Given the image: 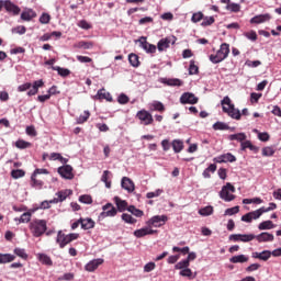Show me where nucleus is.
Returning a JSON list of instances; mask_svg holds the SVG:
<instances>
[{"label":"nucleus","instance_id":"nucleus-1","mask_svg":"<svg viewBox=\"0 0 281 281\" xmlns=\"http://www.w3.org/2000/svg\"><path fill=\"white\" fill-rule=\"evenodd\" d=\"M221 104L223 106V112L227 113L229 117L237 121L241 119L240 111L235 108V104L232 103L229 97H224V99L221 101Z\"/></svg>","mask_w":281,"mask_h":281},{"label":"nucleus","instance_id":"nucleus-2","mask_svg":"<svg viewBox=\"0 0 281 281\" xmlns=\"http://www.w3.org/2000/svg\"><path fill=\"white\" fill-rule=\"evenodd\" d=\"M231 54V45L228 43L221 44L220 49L215 55L210 56V61L214 65H218L226 60Z\"/></svg>","mask_w":281,"mask_h":281},{"label":"nucleus","instance_id":"nucleus-3","mask_svg":"<svg viewBox=\"0 0 281 281\" xmlns=\"http://www.w3.org/2000/svg\"><path fill=\"white\" fill-rule=\"evenodd\" d=\"M30 232L34 237H41L47 231V222L44 220H33L30 223Z\"/></svg>","mask_w":281,"mask_h":281},{"label":"nucleus","instance_id":"nucleus-4","mask_svg":"<svg viewBox=\"0 0 281 281\" xmlns=\"http://www.w3.org/2000/svg\"><path fill=\"white\" fill-rule=\"evenodd\" d=\"M232 192V193H231ZM234 192H236V188L231 183L227 182L220 192V198L223 199L225 202H231L235 200Z\"/></svg>","mask_w":281,"mask_h":281},{"label":"nucleus","instance_id":"nucleus-5","mask_svg":"<svg viewBox=\"0 0 281 281\" xmlns=\"http://www.w3.org/2000/svg\"><path fill=\"white\" fill-rule=\"evenodd\" d=\"M176 42H177V37L173 35H170V36L160 38V41H158L156 48H158V53H164L170 48V45H175Z\"/></svg>","mask_w":281,"mask_h":281},{"label":"nucleus","instance_id":"nucleus-6","mask_svg":"<svg viewBox=\"0 0 281 281\" xmlns=\"http://www.w3.org/2000/svg\"><path fill=\"white\" fill-rule=\"evenodd\" d=\"M136 117L140 121V124H143L144 126H148L154 123L153 115L146 110L138 111L136 113Z\"/></svg>","mask_w":281,"mask_h":281},{"label":"nucleus","instance_id":"nucleus-7","mask_svg":"<svg viewBox=\"0 0 281 281\" xmlns=\"http://www.w3.org/2000/svg\"><path fill=\"white\" fill-rule=\"evenodd\" d=\"M167 221L168 217L166 215H156L149 218L145 224L153 229V227H161Z\"/></svg>","mask_w":281,"mask_h":281},{"label":"nucleus","instance_id":"nucleus-8","mask_svg":"<svg viewBox=\"0 0 281 281\" xmlns=\"http://www.w3.org/2000/svg\"><path fill=\"white\" fill-rule=\"evenodd\" d=\"M256 239L254 234H235L229 236V240L234 243H250Z\"/></svg>","mask_w":281,"mask_h":281},{"label":"nucleus","instance_id":"nucleus-9","mask_svg":"<svg viewBox=\"0 0 281 281\" xmlns=\"http://www.w3.org/2000/svg\"><path fill=\"white\" fill-rule=\"evenodd\" d=\"M102 263H104V259L94 258V259H92V260H90L89 262L86 263L85 270L87 272H94L95 270H98V268L100 266H102Z\"/></svg>","mask_w":281,"mask_h":281},{"label":"nucleus","instance_id":"nucleus-10","mask_svg":"<svg viewBox=\"0 0 281 281\" xmlns=\"http://www.w3.org/2000/svg\"><path fill=\"white\" fill-rule=\"evenodd\" d=\"M139 44L140 48L146 53V54H155L157 50V46L154 44H150L146 41L145 36H140L139 38Z\"/></svg>","mask_w":281,"mask_h":281},{"label":"nucleus","instance_id":"nucleus-11","mask_svg":"<svg viewBox=\"0 0 281 281\" xmlns=\"http://www.w3.org/2000/svg\"><path fill=\"white\" fill-rule=\"evenodd\" d=\"M58 173L60 177L65 180H72L74 173H72V167L70 165H65L58 168Z\"/></svg>","mask_w":281,"mask_h":281},{"label":"nucleus","instance_id":"nucleus-12","mask_svg":"<svg viewBox=\"0 0 281 281\" xmlns=\"http://www.w3.org/2000/svg\"><path fill=\"white\" fill-rule=\"evenodd\" d=\"M121 188L123 190H126L128 194H132V192H135V183L133 180L128 177H123L121 180Z\"/></svg>","mask_w":281,"mask_h":281},{"label":"nucleus","instance_id":"nucleus-13","mask_svg":"<svg viewBox=\"0 0 281 281\" xmlns=\"http://www.w3.org/2000/svg\"><path fill=\"white\" fill-rule=\"evenodd\" d=\"M215 161L217 164H227V162H236L237 161V158L235 155H233L232 153H226V154H223V155H220L215 158Z\"/></svg>","mask_w":281,"mask_h":281},{"label":"nucleus","instance_id":"nucleus-14","mask_svg":"<svg viewBox=\"0 0 281 281\" xmlns=\"http://www.w3.org/2000/svg\"><path fill=\"white\" fill-rule=\"evenodd\" d=\"M270 20H271L270 13H262L260 15H254V18L249 20V22L250 24H263L269 22Z\"/></svg>","mask_w":281,"mask_h":281},{"label":"nucleus","instance_id":"nucleus-15","mask_svg":"<svg viewBox=\"0 0 281 281\" xmlns=\"http://www.w3.org/2000/svg\"><path fill=\"white\" fill-rule=\"evenodd\" d=\"M155 233H157V231H154L149 226L146 225L145 227L135 231L133 233V235L136 238H143V237L148 236V235H154Z\"/></svg>","mask_w":281,"mask_h":281},{"label":"nucleus","instance_id":"nucleus-16","mask_svg":"<svg viewBox=\"0 0 281 281\" xmlns=\"http://www.w3.org/2000/svg\"><path fill=\"white\" fill-rule=\"evenodd\" d=\"M198 101L199 99L193 93H190V92L183 93L180 98V102L182 104H196Z\"/></svg>","mask_w":281,"mask_h":281},{"label":"nucleus","instance_id":"nucleus-17","mask_svg":"<svg viewBox=\"0 0 281 281\" xmlns=\"http://www.w3.org/2000/svg\"><path fill=\"white\" fill-rule=\"evenodd\" d=\"M56 241H57V244L59 245V247L61 249L65 248L68 244L71 243L69 236L63 234L61 231L58 232Z\"/></svg>","mask_w":281,"mask_h":281},{"label":"nucleus","instance_id":"nucleus-18","mask_svg":"<svg viewBox=\"0 0 281 281\" xmlns=\"http://www.w3.org/2000/svg\"><path fill=\"white\" fill-rule=\"evenodd\" d=\"M251 258L261 261H268L271 258V250H262L261 252H251Z\"/></svg>","mask_w":281,"mask_h":281},{"label":"nucleus","instance_id":"nucleus-19","mask_svg":"<svg viewBox=\"0 0 281 281\" xmlns=\"http://www.w3.org/2000/svg\"><path fill=\"white\" fill-rule=\"evenodd\" d=\"M160 82L170 87H180L183 85V81L178 78H160Z\"/></svg>","mask_w":281,"mask_h":281},{"label":"nucleus","instance_id":"nucleus-20","mask_svg":"<svg viewBox=\"0 0 281 281\" xmlns=\"http://www.w3.org/2000/svg\"><path fill=\"white\" fill-rule=\"evenodd\" d=\"M255 239L258 243H272L274 240V236L270 233H261L259 235H255Z\"/></svg>","mask_w":281,"mask_h":281},{"label":"nucleus","instance_id":"nucleus-21","mask_svg":"<svg viewBox=\"0 0 281 281\" xmlns=\"http://www.w3.org/2000/svg\"><path fill=\"white\" fill-rule=\"evenodd\" d=\"M43 86H44V81L42 79L33 81V86H31L33 87V89L27 91L26 94L29 97L35 95L38 92V89L42 88Z\"/></svg>","mask_w":281,"mask_h":281},{"label":"nucleus","instance_id":"nucleus-22","mask_svg":"<svg viewBox=\"0 0 281 281\" xmlns=\"http://www.w3.org/2000/svg\"><path fill=\"white\" fill-rule=\"evenodd\" d=\"M35 18H36V13L35 11H33V9H26V11H22L21 13V20L26 22H30Z\"/></svg>","mask_w":281,"mask_h":281},{"label":"nucleus","instance_id":"nucleus-23","mask_svg":"<svg viewBox=\"0 0 281 281\" xmlns=\"http://www.w3.org/2000/svg\"><path fill=\"white\" fill-rule=\"evenodd\" d=\"M37 260H40L42 265L49 266V267L53 266V260L47 254L37 252Z\"/></svg>","mask_w":281,"mask_h":281},{"label":"nucleus","instance_id":"nucleus-24","mask_svg":"<svg viewBox=\"0 0 281 281\" xmlns=\"http://www.w3.org/2000/svg\"><path fill=\"white\" fill-rule=\"evenodd\" d=\"M249 261V257L247 255L240 254L229 258V262L232 263H245Z\"/></svg>","mask_w":281,"mask_h":281},{"label":"nucleus","instance_id":"nucleus-25","mask_svg":"<svg viewBox=\"0 0 281 281\" xmlns=\"http://www.w3.org/2000/svg\"><path fill=\"white\" fill-rule=\"evenodd\" d=\"M246 149H249L250 151L258 153L259 148L255 146L251 140H244L240 143V150L245 151Z\"/></svg>","mask_w":281,"mask_h":281},{"label":"nucleus","instance_id":"nucleus-26","mask_svg":"<svg viewBox=\"0 0 281 281\" xmlns=\"http://www.w3.org/2000/svg\"><path fill=\"white\" fill-rule=\"evenodd\" d=\"M81 228L85 231L93 229L95 227V222L91 218H80Z\"/></svg>","mask_w":281,"mask_h":281},{"label":"nucleus","instance_id":"nucleus-27","mask_svg":"<svg viewBox=\"0 0 281 281\" xmlns=\"http://www.w3.org/2000/svg\"><path fill=\"white\" fill-rule=\"evenodd\" d=\"M74 47L77 49H85V50L92 49L93 42L79 41L74 44Z\"/></svg>","mask_w":281,"mask_h":281},{"label":"nucleus","instance_id":"nucleus-28","mask_svg":"<svg viewBox=\"0 0 281 281\" xmlns=\"http://www.w3.org/2000/svg\"><path fill=\"white\" fill-rule=\"evenodd\" d=\"M94 99L102 100L105 99L106 101H113V98L110 92H106L105 89H101L94 95Z\"/></svg>","mask_w":281,"mask_h":281},{"label":"nucleus","instance_id":"nucleus-29","mask_svg":"<svg viewBox=\"0 0 281 281\" xmlns=\"http://www.w3.org/2000/svg\"><path fill=\"white\" fill-rule=\"evenodd\" d=\"M4 9L8 11V12H11L13 14H20L21 12V9L20 7H16L14 5L11 1H5L4 2Z\"/></svg>","mask_w":281,"mask_h":281},{"label":"nucleus","instance_id":"nucleus-30","mask_svg":"<svg viewBox=\"0 0 281 281\" xmlns=\"http://www.w3.org/2000/svg\"><path fill=\"white\" fill-rule=\"evenodd\" d=\"M71 194L70 190H66V191H59L56 195L57 198H55L54 200H50V203H58V202H63L64 200H66L67 195Z\"/></svg>","mask_w":281,"mask_h":281},{"label":"nucleus","instance_id":"nucleus-31","mask_svg":"<svg viewBox=\"0 0 281 281\" xmlns=\"http://www.w3.org/2000/svg\"><path fill=\"white\" fill-rule=\"evenodd\" d=\"M14 260H15V255L0 252V265L10 263V262H13Z\"/></svg>","mask_w":281,"mask_h":281},{"label":"nucleus","instance_id":"nucleus-32","mask_svg":"<svg viewBox=\"0 0 281 281\" xmlns=\"http://www.w3.org/2000/svg\"><path fill=\"white\" fill-rule=\"evenodd\" d=\"M114 202L120 212H124L127 210L128 203L125 200L120 199L119 196L114 198Z\"/></svg>","mask_w":281,"mask_h":281},{"label":"nucleus","instance_id":"nucleus-33","mask_svg":"<svg viewBox=\"0 0 281 281\" xmlns=\"http://www.w3.org/2000/svg\"><path fill=\"white\" fill-rule=\"evenodd\" d=\"M228 139L234 142H239L240 144L247 139V135L244 132H239L238 134H231Z\"/></svg>","mask_w":281,"mask_h":281},{"label":"nucleus","instance_id":"nucleus-34","mask_svg":"<svg viewBox=\"0 0 281 281\" xmlns=\"http://www.w3.org/2000/svg\"><path fill=\"white\" fill-rule=\"evenodd\" d=\"M128 63L132 67H135V68L140 66L139 57L134 53H131L128 55Z\"/></svg>","mask_w":281,"mask_h":281},{"label":"nucleus","instance_id":"nucleus-35","mask_svg":"<svg viewBox=\"0 0 281 281\" xmlns=\"http://www.w3.org/2000/svg\"><path fill=\"white\" fill-rule=\"evenodd\" d=\"M172 148H173L176 154H180L182 151V149L184 148L182 139H179V138L173 139Z\"/></svg>","mask_w":281,"mask_h":281},{"label":"nucleus","instance_id":"nucleus-36","mask_svg":"<svg viewBox=\"0 0 281 281\" xmlns=\"http://www.w3.org/2000/svg\"><path fill=\"white\" fill-rule=\"evenodd\" d=\"M31 188H34L35 190H42L44 182L42 180H37L36 177L31 175Z\"/></svg>","mask_w":281,"mask_h":281},{"label":"nucleus","instance_id":"nucleus-37","mask_svg":"<svg viewBox=\"0 0 281 281\" xmlns=\"http://www.w3.org/2000/svg\"><path fill=\"white\" fill-rule=\"evenodd\" d=\"M148 109L151 111L164 112L165 105L159 101H154V102H151V104L148 105Z\"/></svg>","mask_w":281,"mask_h":281},{"label":"nucleus","instance_id":"nucleus-38","mask_svg":"<svg viewBox=\"0 0 281 281\" xmlns=\"http://www.w3.org/2000/svg\"><path fill=\"white\" fill-rule=\"evenodd\" d=\"M276 228V225L272 223V221H265L258 225L259 231H269Z\"/></svg>","mask_w":281,"mask_h":281},{"label":"nucleus","instance_id":"nucleus-39","mask_svg":"<svg viewBox=\"0 0 281 281\" xmlns=\"http://www.w3.org/2000/svg\"><path fill=\"white\" fill-rule=\"evenodd\" d=\"M116 215H117V210L116 207L113 206L109 211L100 213L99 218L113 217Z\"/></svg>","mask_w":281,"mask_h":281},{"label":"nucleus","instance_id":"nucleus-40","mask_svg":"<svg viewBox=\"0 0 281 281\" xmlns=\"http://www.w3.org/2000/svg\"><path fill=\"white\" fill-rule=\"evenodd\" d=\"M276 154L273 146H265L261 149L262 157H272Z\"/></svg>","mask_w":281,"mask_h":281},{"label":"nucleus","instance_id":"nucleus-41","mask_svg":"<svg viewBox=\"0 0 281 281\" xmlns=\"http://www.w3.org/2000/svg\"><path fill=\"white\" fill-rule=\"evenodd\" d=\"M32 213H34L32 210L30 212L23 213L20 218H14V221H19V223H29L32 217Z\"/></svg>","mask_w":281,"mask_h":281},{"label":"nucleus","instance_id":"nucleus-42","mask_svg":"<svg viewBox=\"0 0 281 281\" xmlns=\"http://www.w3.org/2000/svg\"><path fill=\"white\" fill-rule=\"evenodd\" d=\"M110 175H111V171L104 170L101 177V182L105 183V188H112V183L111 181H109Z\"/></svg>","mask_w":281,"mask_h":281},{"label":"nucleus","instance_id":"nucleus-43","mask_svg":"<svg viewBox=\"0 0 281 281\" xmlns=\"http://www.w3.org/2000/svg\"><path fill=\"white\" fill-rule=\"evenodd\" d=\"M52 69L54 71H58V75L61 76L63 78H67V76L70 74V70L67 68H61L59 66H53Z\"/></svg>","mask_w":281,"mask_h":281},{"label":"nucleus","instance_id":"nucleus-44","mask_svg":"<svg viewBox=\"0 0 281 281\" xmlns=\"http://www.w3.org/2000/svg\"><path fill=\"white\" fill-rule=\"evenodd\" d=\"M32 146V144L27 140H24V139H18L15 142V147L18 149H26V148H30Z\"/></svg>","mask_w":281,"mask_h":281},{"label":"nucleus","instance_id":"nucleus-45","mask_svg":"<svg viewBox=\"0 0 281 281\" xmlns=\"http://www.w3.org/2000/svg\"><path fill=\"white\" fill-rule=\"evenodd\" d=\"M127 211L133 214L136 217H143L144 216V212L140 211L139 209L135 207L134 205H130L127 207Z\"/></svg>","mask_w":281,"mask_h":281},{"label":"nucleus","instance_id":"nucleus-46","mask_svg":"<svg viewBox=\"0 0 281 281\" xmlns=\"http://www.w3.org/2000/svg\"><path fill=\"white\" fill-rule=\"evenodd\" d=\"M11 177L14 180L21 179L25 177V171L23 169H14L11 171Z\"/></svg>","mask_w":281,"mask_h":281},{"label":"nucleus","instance_id":"nucleus-47","mask_svg":"<svg viewBox=\"0 0 281 281\" xmlns=\"http://www.w3.org/2000/svg\"><path fill=\"white\" fill-rule=\"evenodd\" d=\"M244 36L250 42H256L258 40L257 32L254 30L244 32Z\"/></svg>","mask_w":281,"mask_h":281},{"label":"nucleus","instance_id":"nucleus-48","mask_svg":"<svg viewBox=\"0 0 281 281\" xmlns=\"http://www.w3.org/2000/svg\"><path fill=\"white\" fill-rule=\"evenodd\" d=\"M214 131H228L231 130L229 125L223 122H217L213 125Z\"/></svg>","mask_w":281,"mask_h":281},{"label":"nucleus","instance_id":"nucleus-49","mask_svg":"<svg viewBox=\"0 0 281 281\" xmlns=\"http://www.w3.org/2000/svg\"><path fill=\"white\" fill-rule=\"evenodd\" d=\"M13 252L21 259L26 260L29 258L25 248H14Z\"/></svg>","mask_w":281,"mask_h":281},{"label":"nucleus","instance_id":"nucleus-50","mask_svg":"<svg viewBox=\"0 0 281 281\" xmlns=\"http://www.w3.org/2000/svg\"><path fill=\"white\" fill-rule=\"evenodd\" d=\"M189 267H190V263L188 262V260L182 259V260H180L179 262L176 263L175 269L182 271L183 269H187Z\"/></svg>","mask_w":281,"mask_h":281},{"label":"nucleus","instance_id":"nucleus-51","mask_svg":"<svg viewBox=\"0 0 281 281\" xmlns=\"http://www.w3.org/2000/svg\"><path fill=\"white\" fill-rule=\"evenodd\" d=\"M214 213V207L212 206H205L201 210H199V214L202 216H210Z\"/></svg>","mask_w":281,"mask_h":281},{"label":"nucleus","instance_id":"nucleus-52","mask_svg":"<svg viewBox=\"0 0 281 281\" xmlns=\"http://www.w3.org/2000/svg\"><path fill=\"white\" fill-rule=\"evenodd\" d=\"M121 217H122V221H124V222L127 223V224L133 225V224H136V223H137V220L134 218L131 214L124 213V214H122Z\"/></svg>","mask_w":281,"mask_h":281},{"label":"nucleus","instance_id":"nucleus-53","mask_svg":"<svg viewBox=\"0 0 281 281\" xmlns=\"http://www.w3.org/2000/svg\"><path fill=\"white\" fill-rule=\"evenodd\" d=\"M50 201H44L40 203V205H35V209L31 210V212H36L37 210H47L50 207Z\"/></svg>","mask_w":281,"mask_h":281},{"label":"nucleus","instance_id":"nucleus-54","mask_svg":"<svg viewBox=\"0 0 281 281\" xmlns=\"http://www.w3.org/2000/svg\"><path fill=\"white\" fill-rule=\"evenodd\" d=\"M156 269V263L154 261H149L145 263L143 270L145 273L153 272Z\"/></svg>","mask_w":281,"mask_h":281},{"label":"nucleus","instance_id":"nucleus-55","mask_svg":"<svg viewBox=\"0 0 281 281\" xmlns=\"http://www.w3.org/2000/svg\"><path fill=\"white\" fill-rule=\"evenodd\" d=\"M181 277H183V278H188V279H194V277H192V270L189 268V267H187V268H184L183 270H181L180 271V273H179Z\"/></svg>","mask_w":281,"mask_h":281},{"label":"nucleus","instance_id":"nucleus-56","mask_svg":"<svg viewBox=\"0 0 281 281\" xmlns=\"http://www.w3.org/2000/svg\"><path fill=\"white\" fill-rule=\"evenodd\" d=\"M161 194H164V190L162 189H156V191L147 192L146 198L147 199H153V198H157Z\"/></svg>","mask_w":281,"mask_h":281},{"label":"nucleus","instance_id":"nucleus-57","mask_svg":"<svg viewBox=\"0 0 281 281\" xmlns=\"http://www.w3.org/2000/svg\"><path fill=\"white\" fill-rule=\"evenodd\" d=\"M52 18L49 15V13H42V15H40V23L46 25L49 24Z\"/></svg>","mask_w":281,"mask_h":281},{"label":"nucleus","instance_id":"nucleus-58","mask_svg":"<svg viewBox=\"0 0 281 281\" xmlns=\"http://www.w3.org/2000/svg\"><path fill=\"white\" fill-rule=\"evenodd\" d=\"M25 134L27 136L35 137L37 135V132L34 127V125H27V127H25Z\"/></svg>","mask_w":281,"mask_h":281},{"label":"nucleus","instance_id":"nucleus-59","mask_svg":"<svg viewBox=\"0 0 281 281\" xmlns=\"http://www.w3.org/2000/svg\"><path fill=\"white\" fill-rule=\"evenodd\" d=\"M189 74H190V76H195L196 74H199V68L194 64V60L190 61Z\"/></svg>","mask_w":281,"mask_h":281},{"label":"nucleus","instance_id":"nucleus-60","mask_svg":"<svg viewBox=\"0 0 281 281\" xmlns=\"http://www.w3.org/2000/svg\"><path fill=\"white\" fill-rule=\"evenodd\" d=\"M204 18L203 13L201 11H198V13H193L191 18L192 23H199Z\"/></svg>","mask_w":281,"mask_h":281},{"label":"nucleus","instance_id":"nucleus-61","mask_svg":"<svg viewBox=\"0 0 281 281\" xmlns=\"http://www.w3.org/2000/svg\"><path fill=\"white\" fill-rule=\"evenodd\" d=\"M79 201L83 204H92L93 203V199L88 194H83V195L79 196Z\"/></svg>","mask_w":281,"mask_h":281},{"label":"nucleus","instance_id":"nucleus-62","mask_svg":"<svg viewBox=\"0 0 281 281\" xmlns=\"http://www.w3.org/2000/svg\"><path fill=\"white\" fill-rule=\"evenodd\" d=\"M202 20H203L202 23H201L202 27H206V26H210V25L214 24V18H212V15L209 16V18L207 16L203 18Z\"/></svg>","mask_w":281,"mask_h":281},{"label":"nucleus","instance_id":"nucleus-63","mask_svg":"<svg viewBox=\"0 0 281 281\" xmlns=\"http://www.w3.org/2000/svg\"><path fill=\"white\" fill-rule=\"evenodd\" d=\"M90 116V113L89 111H85L82 115H80L78 119H77V123L78 124H83L85 122H87V120L89 119Z\"/></svg>","mask_w":281,"mask_h":281},{"label":"nucleus","instance_id":"nucleus-64","mask_svg":"<svg viewBox=\"0 0 281 281\" xmlns=\"http://www.w3.org/2000/svg\"><path fill=\"white\" fill-rule=\"evenodd\" d=\"M239 206H234L231 209L225 210V215L233 216L234 214L239 213Z\"/></svg>","mask_w":281,"mask_h":281}]
</instances>
